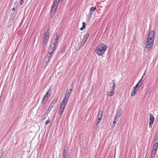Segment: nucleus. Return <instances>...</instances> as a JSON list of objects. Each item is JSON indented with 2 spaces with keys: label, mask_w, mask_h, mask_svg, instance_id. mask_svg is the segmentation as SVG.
<instances>
[{
  "label": "nucleus",
  "mask_w": 158,
  "mask_h": 158,
  "mask_svg": "<svg viewBox=\"0 0 158 158\" xmlns=\"http://www.w3.org/2000/svg\"><path fill=\"white\" fill-rule=\"evenodd\" d=\"M154 31H152L149 32L147 39H151L153 40H154Z\"/></svg>",
  "instance_id": "10"
},
{
  "label": "nucleus",
  "mask_w": 158,
  "mask_h": 158,
  "mask_svg": "<svg viewBox=\"0 0 158 158\" xmlns=\"http://www.w3.org/2000/svg\"><path fill=\"white\" fill-rule=\"evenodd\" d=\"M72 90V88H71L70 89H67L64 98L62 101H64L67 102H68L69 97L71 94Z\"/></svg>",
  "instance_id": "7"
},
{
  "label": "nucleus",
  "mask_w": 158,
  "mask_h": 158,
  "mask_svg": "<svg viewBox=\"0 0 158 158\" xmlns=\"http://www.w3.org/2000/svg\"><path fill=\"white\" fill-rule=\"evenodd\" d=\"M154 117L152 114H150L149 122L153 123Z\"/></svg>",
  "instance_id": "13"
},
{
  "label": "nucleus",
  "mask_w": 158,
  "mask_h": 158,
  "mask_svg": "<svg viewBox=\"0 0 158 158\" xmlns=\"http://www.w3.org/2000/svg\"><path fill=\"white\" fill-rule=\"evenodd\" d=\"M144 74L145 73H144L141 78L139 80V82L136 84V85L133 87V91L131 93V96H133L136 94V93L139 89V88L141 86L142 83V78H143Z\"/></svg>",
  "instance_id": "3"
},
{
  "label": "nucleus",
  "mask_w": 158,
  "mask_h": 158,
  "mask_svg": "<svg viewBox=\"0 0 158 158\" xmlns=\"http://www.w3.org/2000/svg\"><path fill=\"white\" fill-rule=\"evenodd\" d=\"M64 158H68V156L64 155Z\"/></svg>",
  "instance_id": "35"
},
{
  "label": "nucleus",
  "mask_w": 158,
  "mask_h": 158,
  "mask_svg": "<svg viewBox=\"0 0 158 158\" xmlns=\"http://www.w3.org/2000/svg\"><path fill=\"white\" fill-rule=\"evenodd\" d=\"M121 111L122 110H119L117 112L116 116L118 117V118H119V117L121 116Z\"/></svg>",
  "instance_id": "16"
},
{
  "label": "nucleus",
  "mask_w": 158,
  "mask_h": 158,
  "mask_svg": "<svg viewBox=\"0 0 158 158\" xmlns=\"http://www.w3.org/2000/svg\"><path fill=\"white\" fill-rule=\"evenodd\" d=\"M3 153H2L1 155L0 156V158H2L3 157Z\"/></svg>",
  "instance_id": "36"
},
{
  "label": "nucleus",
  "mask_w": 158,
  "mask_h": 158,
  "mask_svg": "<svg viewBox=\"0 0 158 158\" xmlns=\"http://www.w3.org/2000/svg\"><path fill=\"white\" fill-rule=\"evenodd\" d=\"M96 9V6L95 7H92L90 8V12H93Z\"/></svg>",
  "instance_id": "26"
},
{
  "label": "nucleus",
  "mask_w": 158,
  "mask_h": 158,
  "mask_svg": "<svg viewBox=\"0 0 158 158\" xmlns=\"http://www.w3.org/2000/svg\"><path fill=\"white\" fill-rule=\"evenodd\" d=\"M67 103L68 102H64V101H62L61 102L60 110L59 111V113L60 116H62Z\"/></svg>",
  "instance_id": "6"
},
{
  "label": "nucleus",
  "mask_w": 158,
  "mask_h": 158,
  "mask_svg": "<svg viewBox=\"0 0 158 158\" xmlns=\"http://www.w3.org/2000/svg\"><path fill=\"white\" fill-rule=\"evenodd\" d=\"M51 110L48 108L47 110L45 112L44 115V116H47L48 114L50 112Z\"/></svg>",
  "instance_id": "17"
},
{
  "label": "nucleus",
  "mask_w": 158,
  "mask_h": 158,
  "mask_svg": "<svg viewBox=\"0 0 158 158\" xmlns=\"http://www.w3.org/2000/svg\"><path fill=\"white\" fill-rule=\"evenodd\" d=\"M108 48L107 45L102 44L96 47L95 52L99 56L103 55Z\"/></svg>",
  "instance_id": "1"
},
{
  "label": "nucleus",
  "mask_w": 158,
  "mask_h": 158,
  "mask_svg": "<svg viewBox=\"0 0 158 158\" xmlns=\"http://www.w3.org/2000/svg\"><path fill=\"white\" fill-rule=\"evenodd\" d=\"M50 90V89H49V91L48 92H47V93L44 96V97H45V98H47L49 97V94L48 93V92Z\"/></svg>",
  "instance_id": "27"
},
{
  "label": "nucleus",
  "mask_w": 158,
  "mask_h": 158,
  "mask_svg": "<svg viewBox=\"0 0 158 158\" xmlns=\"http://www.w3.org/2000/svg\"><path fill=\"white\" fill-rule=\"evenodd\" d=\"M89 33L88 32H87L84 35V39L87 40L89 37Z\"/></svg>",
  "instance_id": "19"
},
{
  "label": "nucleus",
  "mask_w": 158,
  "mask_h": 158,
  "mask_svg": "<svg viewBox=\"0 0 158 158\" xmlns=\"http://www.w3.org/2000/svg\"><path fill=\"white\" fill-rule=\"evenodd\" d=\"M59 36L57 34L54 35V38H53L50 43V46L49 47L48 50L50 52H53L55 50L56 48L58 42Z\"/></svg>",
  "instance_id": "2"
},
{
  "label": "nucleus",
  "mask_w": 158,
  "mask_h": 158,
  "mask_svg": "<svg viewBox=\"0 0 158 158\" xmlns=\"http://www.w3.org/2000/svg\"><path fill=\"white\" fill-rule=\"evenodd\" d=\"M53 52H50L49 51H48V53L47 54V56L45 57L43 64L45 67L47 65V64L49 63L50 60L52 56V54Z\"/></svg>",
  "instance_id": "5"
},
{
  "label": "nucleus",
  "mask_w": 158,
  "mask_h": 158,
  "mask_svg": "<svg viewBox=\"0 0 158 158\" xmlns=\"http://www.w3.org/2000/svg\"><path fill=\"white\" fill-rule=\"evenodd\" d=\"M87 16H88V17H89V18H91L92 17V13H91L90 12V13L88 14Z\"/></svg>",
  "instance_id": "30"
},
{
  "label": "nucleus",
  "mask_w": 158,
  "mask_h": 158,
  "mask_svg": "<svg viewBox=\"0 0 158 158\" xmlns=\"http://www.w3.org/2000/svg\"><path fill=\"white\" fill-rule=\"evenodd\" d=\"M53 105H52L51 103L50 105L49 106L48 108L51 110L52 108L53 107Z\"/></svg>",
  "instance_id": "28"
},
{
  "label": "nucleus",
  "mask_w": 158,
  "mask_h": 158,
  "mask_svg": "<svg viewBox=\"0 0 158 158\" xmlns=\"http://www.w3.org/2000/svg\"><path fill=\"white\" fill-rule=\"evenodd\" d=\"M114 94V91L111 90V91L107 92V95L109 97H111L113 96Z\"/></svg>",
  "instance_id": "14"
},
{
  "label": "nucleus",
  "mask_w": 158,
  "mask_h": 158,
  "mask_svg": "<svg viewBox=\"0 0 158 158\" xmlns=\"http://www.w3.org/2000/svg\"><path fill=\"white\" fill-rule=\"evenodd\" d=\"M28 158H29V157H28Z\"/></svg>",
  "instance_id": "40"
},
{
  "label": "nucleus",
  "mask_w": 158,
  "mask_h": 158,
  "mask_svg": "<svg viewBox=\"0 0 158 158\" xmlns=\"http://www.w3.org/2000/svg\"><path fill=\"white\" fill-rule=\"evenodd\" d=\"M112 83L113 84V85L112 86V88L111 90L114 91L115 88V80H113L112 81Z\"/></svg>",
  "instance_id": "18"
},
{
  "label": "nucleus",
  "mask_w": 158,
  "mask_h": 158,
  "mask_svg": "<svg viewBox=\"0 0 158 158\" xmlns=\"http://www.w3.org/2000/svg\"><path fill=\"white\" fill-rule=\"evenodd\" d=\"M87 40L83 38L81 43V46L84 45L85 44V43H86Z\"/></svg>",
  "instance_id": "23"
},
{
  "label": "nucleus",
  "mask_w": 158,
  "mask_h": 158,
  "mask_svg": "<svg viewBox=\"0 0 158 158\" xmlns=\"http://www.w3.org/2000/svg\"><path fill=\"white\" fill-rule=\"evenodd\" d=\"M50 122V120L48 119V120H47L46 121L45 124L47 125L48 123H49Z\"/></svg>",
  "instance_id": "31"
},
{
  "label": "nucleus",
  "mask_w": 158,
  "mask_h": 158,
  "mask_svg": "<svg viewBox=\"0 0 158 158\" xmlns=\"http://www.w3.org/2000/svg\"><path fill=\"white\" fill-rule=\"evenodd\" d=\"M147 39L146 40V43L147 44H150L151 45H153L154 44V40H152V39Z\"/></svg>",
  "instance_id": "12"
},
{
  "label": "nucleus",
  "mask_w": 158,
  "mask_h": 158,
  "mask_svg": "<svg viewBox=\"0 0 158 158\" xmlns=\"http://www.w3.org/2000/svg\"><path fill=\"white\" fill-rule=\"evenodd\" d=\"M12 10H15V8H13Z\"/></svg>",
  "instance_id": "37"
},
{
  "label": "nucleus",
  "mask_w": 158,
  "mask_h": 158,
  "mask_svg": "<svg viewBox=\"0 0 158 158\" xmlns=\"http://www.w3.org/2000/svg\"><path fill=\"white\" fill-rule=\"evenodd\" d=\"M54 1H58L57 0H54Z\"/></svg>",
  "instance_id": "39"
},
{
  "label": "nucleus",
  "mask_w": 158,
  "mask_h": 158,
  "mask_svg": "<svg viewBox=\"0 0 158 158\" xmlns=\"http://www.w3.org/2000/svg\"><path fill=\"white\" fill-rule=\"evenodd\" d=\"M24 0H21L20 1V4L21 5H22L23 2H24Z\"/></svg>",
  "instance_id": "34"
},
{
  "label": "nucleus",
  "mask_w": 158,
  "mask_h": 158,
  "mask_svg": "<svg viewBox=\"0 0 158 158\" xmlns=\"http://www.w3.org/2000/svg\"><path fill=\"white\" fill-rule=\"evenodd\" d=\"M156 151L152 150V152L151 155V157L152 158H154L155 157V154L156 153Z\"/></svg>",
  "instance_id": "15"
},
{
  "label": "nucleus",
  "mask_w": 158,
  "mask_h": 158,
  "mask_svg": "<svg viewBox=\"0 0 158 158\" xmlns=\"http://www.w3.org/2000/svg\"><path fill=\"white\" fill-rule=\"evenodd\" d=\"M103 112L102 110H99L97 115L98 120H101L102 118Z\"/></svg>",
  "instance_id": "11"
},
{
  "label": "nucleus",
  "mask_w": 158,
  "mask_h": 158,
  "mask_svg": "<svg viewBox=\"0 0 158 158\" xmlns=\"http://www.w3.org/2000/svg\"><path fill=\"white\" fill-rule=\"evenodd\" d=\"M50 32L49 29H48L47 31L44 33V39L42 43V47L44 48L45 46V44L48 42V40L49 37Z\"/></svg>",
  "instance_id": "4"
},
{
  "label": "nucleus",
  "mask_w": 158,
  "mask_h": 158,
  "mask_svg": "<svg viewBox=\"0 0 158 158\" xmlns=\"http://www.w3.org/2000/svg\"><path fill=\"white\" fill-rule=\"evenodd\" d=\"M155 144L158 145V135H156V139L155 140Z\"/></svg>",
  "instance_id": "25"
},
{
  "label": "nucleus",
  "mask_w": 158,
  "mask_h": 158,
  "mask_svg": "<svg viewBox=\"0 0 158 158\" xmlns=\"http://www.w3.org/2000/svg\"><path fill=\"white\" fill-rule=\"evenodd\" d=\"M45 97H44V98L42 100V101L41 102V104H45L46 103L47 100L45 99Z\"/></svg>",
  "instance_id": "24"
},
{
  "label": "nucleus",
  "mask_w": 158,
  "mask_h": 158,
  "mask_svg": "<svg viewBox=\"0 0 158 158\" xmlns=\"http://www.w3.org/2000/svg\"><path fill=\"white\" fill-rule=\"evenodd\" d=\"M59 3V1H54L51 12V15H54L55 13Z\"/></svg>",
  "instance_id": "8"
},
{
  "label": "nucleus",
  "mask_w": 158,
  "mask_h": 158,
  "mask_svg": "<svg viewBox=\"0 0 158 158\" xmlns=\"http://www.w3.org/2000/svg\"><path fill=\"white\" fill-rule=\"evenodd\" d=\"M153 123L149 122V127L150 128L152 127V125L153 124Z\"/></svg>",
  "instance_id": "33"
},
{
  "label": "nucleus",
  "mask_w": 158,
  "mask_h": 158,
  "mask_svg": "<svg viewBox=\"0 0 158 158\" xmlns=\"http://www.w3.org/2000/svg\"><path fill=\"white\" fill-rule=\"evenodd\" d=\"M153 46V45H151L150 44L146 43L145 48L144 50V52H146L150 51L152 49Z\"/></svg>",
  "instance_id": "9"
},
{
  "label": "nucleus",
  "mask_w": 158,
  "mask_h": 158,
  "mask_svg": "<svg viewBox=\"0 0 158 158\" xmlns=\"http://www.w3.org/2000/svg\"><path fill=\"white\" fill-rule=\"evenodd\" d=\"M57 99L56 98H54L53 99V100H52V102L51 103L53 105V106H54V104L57 102Z\"/></svg>",
  "instance_id": "22"
},
{
  "label": "nucleus",
  "mask_w": 158,
  "mask_h": 158,
  "mask_svg": "<svg viewBox=\"0 0 158 158\" xmlns=\"http://www.w3.org/2000/svg\"><path fill=\"white\" fill-rule=\"evenodd\" d=\"M116 122V121H115L114 120L113 122V124H114L115 123V122Z\"/></svg>",
  "instance_id": "38"
},
{
  "label": "nucleus",
  "mask_w": 158,
  "mask_h": 158,
  "mask_svg": "<svg viewBox=\"0 0 158 158\" xmlns=\"http://www.w3.org/2000/svg\"><path fill=\"white\" fill-rule=\"evenodd\" d=\"M118 118H118V117H117L116 116L115 117V118H114V120L115 121L117 122L118 121Z\"/></svg>",
  "instance_id": "32"
},
{
  "label": "nucleus",
  "mask_w": 158,
  "mask_h": 158,
  "mask_svg": "<svg viewBox=\"0 0 158 158\" xmlns=\"http://www.w3.org/2000/svg\"><path fill=\"white\" fill-rule=\"evenodd\" d=\"M99 121L100 120H98V119L97 120V121H96V126L97 127H98V124L99 123Z\"/></svg>",
  "instance_id": "29"
},
{
  "label": "nucleus",
  "mask_w": 158,
  "mask_h": 158,
  "mask_svg": "<svg viewBox=\"0 0 158 158\" xmlns=\"http://www.w3.org/2000/svg\"><path fill=\"white\" fill-rule=\"evenodd\" d=\"M86 26V24L84 22H83L82 23V27L80 28V30L81 31L83 30L85 28Z\"/></svg>",
  "instance_id": "21"
},
{
  "label": "nucleus",
  "mask_w": 158,
  "mask_h": 158,
  "mask_svg": "<svg viewBox=\"0 0 158 158\" xmlns=\"http://www.w3.org/2000/svg\"><path fill=\"white\" fill-rule=\"evenodd\" d=\"M158 145L156 144H154L153 146V150L157 151L158 148Z\"/></svg>",
  "instance_id": "20"
}]
</instances>
